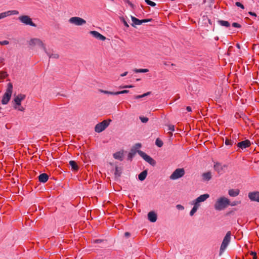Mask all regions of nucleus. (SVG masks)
I'll return each mask as SVG.
<instances>
[{
	"instance_id": "1",
	"label": "nucleus",
	"mask_w": 259,
	"mask_h": 259,
	"mask_svg": "<svg viewBox=\"0 0 259 259\" xmlns=\"http://www.w3.org/2000/svg\"><path fill=\"white\" fill-rule=\"evenodd\" d=\"M209 197V195L208 194H204L193 200L191 202V204L193 205V207L190 212V215L193 216L200 206L201 203L206 201Z\"/></svg>"
},
{
	"instance_id": "2",
	"label": "nucleus",
	"mask_w": 259,
	"mask_h": 259,
	"mask_svg": "<svg viewBox=\"0 0 259 259\" xmlns=\"http://www.w3.org/2000/svg\"><path fill=\"white\" fill-rule=\"evenodd\" d=\"M230 204V200L225 197H221L218 198L214 204V208L216 210L221 211L225 209Z\"/></svg>"
},
{
	"instance_id": "3",
	"label": "nucleus",
	"mask_w": 259,
	"mask_h": 259,
	"mask_svg": "<svg viewBox=\"0 0 259 259\" xmlns=\"http://www.w3.org/2000/svg\"><path fill=\"white\" fill-rule=\"evenodd\" d=\"M13 93V84L9 82L7 85L6 91L3 96L2 100V104L3 105L7 104L11 99Z\"/></svg>"
},
{
	"instance_id": "4",
	"label": "nucleus",
	"mask_w": 259,
	"mask_h": 259,
	"mask_svg": "<svg viewBox=\"0 0 259 259\" xmlns=\"http://www.w3.org/2000/svg\"><path fill=\"white\" fill-rule=\"evenodd\" d=\"M231 233L230 231H228L225 236L224 237L222 243L221 244L220 249V254H222L224 251L226 250L228 245L230 243L231 241Z\"/></svg>"
},
{
	"instance_id": "5",
	"label": "nucleus",
	"mask_w": 259,
	"mask_h": 259,
	"mask_svg": "<svg viewBox=\"0 0 259 259\" xmlns=\"http://www.w3.org/2000/svg\"><path fill=\"white\" fill-rule=\"evenodd\" d=\"M111 120H104L102 122L96 124L95 127V131L97 133H101L104 131L110 124Z\"/></svg>"
},
{
	"instance_id": "6",
	"label": "nucleus",
	"mask_w": 259,
	"mask_h": 259,
	"mask_svg": "<svg viewBox=\"0 0 259 259\" xmlns=\"http://www.w3.org/2000/svg\"><path fill=\"white\" fill-rule=\"evenodd\" d=\"M184 168H177L170 175V180H175L183 177L185 175Z\"/></svg>"
},
{
	"instance_id": "7",
	"label": "nucleus",
	"mask_w": 259,
	"mask_h": 259,
	"mask_svg": "<svg viewBox=\"0 0 259 259\" xmlns=\"http://www.w3.org/2000/svg\"><path fill=\"white\" fill-rule=\"evenodd\" d=\"M29 44L30 46H34L35 45H37V46L40 47L45 52H47V48L46 47L45 45L39 38L31 39L29 42Z\"/></svg>"
},
{
	"instance_id": "8",
	"label": "nucleus",
	"mask_w": 259,
	"mask_h": 259,
	"mask_svg": "<svg viewBox=\"0 0 259 259\" xmlns=\"http://www.w3.org/2000/svg\"><path fill=\"white\" fill-rule=\"evenodd\" d=\"M138 154L147 162L152 166H154L156 164L155 161L147 154L141 150H138Z\"/></svg>"
},
{
	"instance_id": "9",
	"label": "nucleus",
	"mask_w": 259,
	"mask_h": 259,
	"mask_svg": "<svg viewBox=\"0 0 259 259\" xmlns=\"http://www.w3.org/2000/svg\"><path fill=\"white\" fill-rule=\"evenodd\" d=\"M19 19L22 23L26 25H29L34 27L36 26V25L32 22L31 19L28 16L24 15L20 16L19 17Z\"/></svg>"
},
{
	"instance_id": "10",
	"label": "nucleus",
	"mask_w": 259,
	"mask_h": 259,
	"mask_svg": "<svg viewBox=\"0 0 259 259\" xmlns=\"http://www.w3.org/2000/svg\"><path fill=\"white\" fill-rule=\"evenodd\" d=\"M18 14L19 12L17 10H10L7 12H3L0 13V19H4L9 16L18 15Z\"/></svg>"
},
{
	"instance_id": "11",
	"label": "nucleus",
	"mask_w": 259,
	"mask_h": 259,
	"mask_svg": "<svg viewBox=\"0 0 259 259\" xmlns=\"http://www.w3.org/2000/svg\"><path fill=\"white\" fill-rule=\"evenodd\" d=\"M248 198L251 201L259 202V192L254 191L249 193Z\"/></svg>"
},
{
	"instance_id": "12",
	"label": "nucleus",
	"mask_w": 259,
	"mask_h": 259,
	"mask_svg": "<svg viewBox=\"0 0 259 259\" xmlns=\"http://www.w3.org/2000/svg\"><path fill=\"white\" fill-rule=\"evenodd\" d=\"M251 145V142L248 140H246L244 141H243L242 142H239L237 144V146L239 148H241V149H245L246 148L249 147Z\"/></svg>"
},
{
	"instance_id": "13",
	"label": "nucleus",
	"mask_w": 259,
	"mask_h": 259,
	"mask_svg": "<svg viewBox=\"0 0 259 259\" xmlns=\"http://www.w3.org/2000/svg\"><path fill=\"white\" fill-rule=\"evenodd\" d=\"M26 96L23 94H19L14 98V101L17 106H20L21 105V101L24 100Z\"/></svg>"
},
{
	"instance_id": "14",
	"label": "nucleus",
	"mask_w": 259,
	"mask_h": 259,
	"mask_svg": "<svg viewBox=\"0 0 259 259\" xmlns=\"http://www.w3.org/2000/svg\"><path fill=\"white\" fill-rule=\"evenodd\" d=\"M226 167L225 165H222L220 163H215L214 164V169L218 173L222 174L224 172V168Z\"/></svg>"
},
{
	"instance_id": "15",
	"label": "nucleus",
	"mask_w": 259,
	"mask_h": 259,
	"mask_svg": "<svg viewBox=\"0 0 259 259\" xmlns=\"http://www.w3.org/2000/svg\"><path fill=\"white\" fill-rule=\"evenodd\" d=\"M69 22L72 24L80 26L81 25V18L77 17H73L69 19Z\"/></svg>"
},
{
	"instance_id": "16",
	"label": "nucleus",
	"mask_w": 259,
	"mask_h": 259,
	"mask_svg": "<svg viewBox=\"0 0 259 259\" xmlns=\"http://www.w3.org/2000/svg\"><path fill=\"white\" fill-rule=\"evenodd\" d=\"M90 33L96 38L101 40H105L106 39V37L96 31H91Z\"/></svg>"
},
{
	"instance_id": "17",
	"label": "nucleus",
	"mask_w": 259,
	"mask_h": 259,
	"mask_svg": "<svg viewBox=\"0 0 259 259\" xmlns=\"http://www.w3.org/2000/svg\"><path fill=\"white\" fill-rule=\"evenodd\" d=\"M69 164L71 167V170L74 172H76L79 170V167L77 162L74 160H70Z\"/></svg>"
},
{
	"instance_id": "18",
	"label": "nucleus",
	"mask_w": 259,
	"mask_h": 259,
	"mask_svg": "<svg viewBox=\"0 0 259 259\" xmlns=\"http://www.w3.org/2000/svg\"><path fill=\"white\" fill-rule=\"evenodd\" d=\"M148 219L151 222H155L157 220V215L154 212L150 211L148 214Z\"/></svg>"
},
{
	"instance_id": "19",
	"label": "nucleus",
	"mask_w": 259,
	"mask_h": 259,
	"mask_svg": "<svg viewBox=\"0 0 259 259\" xmlns=\"http://www.w3.org/2000/svg\"><path fill=\"white\" fill-rule=\"evenodd\" d=\"M113 157L116 159L122 161L123 158V151H120L115 153L113 154Z\"/></svg>"
},
{
	"instance_id": "20",
	"label": "nucleus",
	"mask_w": 259,
	"mask_h": 259,
	"mask_svg": "<svg viewBox=\"0 0 259 259\" xmlns=\"http://www.w3.org/2000/svg\"><path fill=\"white\" fill-rule=\"evenodd\" d=\"M49 179L48 175L46 173L40 174L38 176V180L40 182L46 183Z\"/></svg>"
},
{
	"instance_id": "21",
	"label": "nucleus",
	"mask_w": 259,
	"mask_h": 259,
	"mask_svg": "<svg viewBox=\"0 0 259 259\" xmlns=\"http://www.w3.org/2000/svg\"><path fill=\"white\" fill-rule=\"evenodd\" d=\"M240 193V191L238 189H230L228 191V194L231 197H236L239 195Z\"/></svg>"
},
{
	"instance_id": "22",
	"label": "nucleus",
	"mask_w": 259,
	"mask_h": 259,
	"mask_svg": "<svg viewBox=\"0 0 259 259\" xmlns=\"http://www.w3.org/2000/svg\"><path fill=\"white\" fill-rule=\"evenodd\" d=\"M147 176V170H145L141 172L138 176V179L140 181H144Z\"/></svg>"
},
{
	"instance_id": "23",
	"label": "nucleus",
	"mask_w": 259,
	"mask_h": 259,
	"mask_svg": "<svg viewBox=\"0 0 259 259\" xmlns=\"http://www.w3.org/2000/svg\"><path fill=\"white\" fill-rule=\"evenodd\" d=\"M131 19L133 23V24H132V26H134L135 25H140L142 24L141 20H139L134 16H131Z\"/></svg>"
},
{
	"instance_id": "24",
	"label": "nucleus",
	"mask_w": 259,
	"mask_h": 259,
	"mask_svg": "<svg viewBox=\"0 0 259 259\" xmlns=\"http://www.w3.org/2000/svg\"><path fill=\"white\" fill-rule=\"evenodd\" d=\"M203 179L205 181H209L211 178V174L210 172L208 171L207 172H205L202 175Z\"/></svg>"
},
{
	"instance_id": "25",
	"label": "nucleus",
	"mask_w": 259,
	"mask_h": 259,
	"mask_svg": "<svg viewBox=\"0 0 259 259\" xmlns=\"http://www.w3.org/2000/svg\"><path fill=\"white\" fill-rule=\"evenodd\" d=\"M151 94V92H147L146 93H145L143 95H136L134 97V99H141V98H142L143 97H145L146 96H147Z\"/></svg>"
},
{
	"instance_id": "26",
	"label": "nucleus",
	"mask_w": 259,
	"mask_h": 259,
	"mask_svg": "<svg viewBox=\"0 0 259 259\" xmlns=\"http://www.w3.org/2000/svg\"><path fill=\"white\" fill-rule=\"evenodd\" d=\"M219 23L221 25L225 26L227 27H228L230 26V23H229V22H228L227 21L220 20V21H219Z\"/></svg>"
},
{
	"instance_id": "27",
	"label": "nucleus",
	"mask_w": 259,
	"mask_h": 259,
	"mask_svg": "<svg viewBox=\"0 0 259 259\" xmlns=\"http://www.w3.org/2000/svg\"><path fill=\"white\" fill-rule=\"evenodd\" d=\"M134 71L136 73H146L149 71L147 69H135Z\"/></svg>"
},
{
	"instance_id": "28",
	"label": "nucleus",
	"mask_w": 259,
	"mask_h": 259,
	"mask_svg": "<svg viewBox=\"0 0 259 259\" xmlns=\"http://www.w3.org/2000/svg\"><path fill=\"white\" fill-rule=\"evenodd\" d=\"M99 92L101 93L105 94H109V95H116L115 92H113L104 91V90H103L101 89L99 90Z\"/></svg>"
},
{
	"instance_id": "29",
	"label": "nucleus",
	"mask_w": 259,
	"mask_h": 259,
	"mask_svg": "<svg viewBox=\"0 0 259 259\" xmlns=\"http://www.w3.org/2000/svg\"><path fill=\"white\" fill-rule=\"evenodd\" d=\"M46 53H47V54L48 55V56L50 58H52L57 59L59 58V55L57 54H50V53H48L47 52Z\"/></svg>"
},
{
	"instance_id": "30",
	"label": "nucleus",
	"mask_w": 259,
	"mask_h": 259,
	"mask_svg": "<svg viewBox=\"0 0 259 259\" xmlns=\"http://www.w3.org/2000/svg\"><path fill=\"white\" fill-rule=\"evenodd\" d=\"M8 76V74L6 72L1 71L0 72V77L2 79H5Z\"/></svg>"
},
{
	"instance_id": "31",
	"label": "nucleus",
	"mask_w": 259,
	"mask_h": 259,
	"mask_svg": "<svg viewBox=\"0 0 259 259\" xmlns=\"http://www.w3.org/2000/svg\"><path fill=\"white\" fill-rule=\"evenodd\" d=\"M155 144L158 147H161L163 145V142L161 140H159V139H157L155 141Z\"/></svg>"
},
{
	"instance_id": "32",
	"label": "nucleus",
	"mask_w": 259,
	"mask_h": 259,
	"mask_svg": "<svg viewBox=\"0 0 259 259\" xmlns=\"http://www.w3.org/2000/svg\"><path fill=\"white\" fill-rule=\"evenodd\" d=\"M145 2L147 5L151 7H154L156 6V4L154 2H153L150 0H145Z\"/></svg>"
},
{
	"instance_id": "33",
	"label": "nucleus",
	"mask_w": 259,
	"mask_h": 259,
	"mask_svg": "<svg viewBox=\"0 0 259 259\" xmlns=\"http://www.w3.org/2000/svg\"><path fill=\"white\" fill-rule=\"evenodd\" d=\"M129 92L128 90H123L121 91L116 92H115L116 95H118L119 94H127Z\"/></svg>"
},
{
	"instance_id": "34",
	"label": "nucleus",
	"mask_w": 259,
	"mask_h": 259,
	"mask_svg": "<svg viewBox=\"0 0 259 259\" xmlns=\"http://www.w3.org/2000/svg\"><path fill=\"white\" fill-rule=\"evenodd\" d=\"M140 119L142 122L143 123H146L148 121V118L146 117H140Z\"/></svg>"
},
{
	"instance_id": "35",
	"label": "nucleus",
	"mask_w": 259,
	"mask_h": 259,
	"mask_svg": "<svg viewBox=\"0 0 259 259\" xmlns=\"http://www.w3.org/2000/svg\"><path fill=\"white\" fill-rule=\"evenodd\" d=\"M232 141L231 140L229 139H226L225 140V144L226 145H232Z\"/></svg>"
},
{
	"instance_id": "36",
	"label": "nucleus",
	"mask_w": 259,
	"mask_h": 259,
	"mask_svg": "<svg viewBox=\"0 0 259 259\" xmlns=\"http://www.w3.org/2000/svg\"><path fill=\"white\" fill-rule=\"evenodd\" d=\"M235 5H236V6L240 7L242 9H244V6L241 3H240V2H236L235 3Z\"/></svg>"
},
{
	"instance_id": "37",
	"label": "nucleus",
	"mask_w": 259,
	"mask_h": 259,
	"mask_svg": "<svg viewBox=\"0 0 259 259\" xmlns=\"http://www.w3.org/2000/svg\"><path fill=\"white\" fill-rule=\"evenodd\" d=\"M176 208L179 209V210H183L184 209V207L181 205V204H177L176 205Z\"/></svg>"
},
{
	"instance_id": "38",
	"label": "nucleus",
	"mask_w": 259,
	"mask_h": 259,
	"mask_svg": "<svg viewBox=\"0 0 259 259\" xmlns=\"http://www.w3.org/2000/svg\"><path fill=\"white\" fill-rule=\"evenodd\" d=\"M14 107L15 109H18V110L21 111H23L24 110V108L22 106H21V105L18 107H17V106H15Z\"/></svg>"
},
{
	"instance_id": "39",
	"label": "nucleus",
	"mask_w": 259,
	"mask_h": 259,
	"mask_svg": "<svg viewBox=\"0 0 259 259\" xmlns=\"http://www.w3.org/2000/svg\"><path fill=\"white\" fill-rule=\"evenodd\" d=\"M232 26H233L234 27H236V28L241 27V25L239 24L236 23V22H234L232 24Z\"/></svg>"
},
{
	"instance_id": "40",
	"label": "nucleus",
	"mask_w": 259,
	"mask_h": 259,
	"mask_svg": "<svg viewBox=\"0 0 259 259\" xmlns=\"http://www.w3.org/2000/svg\"><path fill=\"white\" fill-rule=\"evenodd\" d=\"M168 130L170 131H175V126L174 125H169L168 126Z\"/></svg>"
},
{
	"instance_id": "41",
	"label": "nucleus",
	"mask_w": 259,
	"mask_h": 259,
	"mask_svg": "<svg viewBox=\"0 0 259 259\" xmlns=\"http://www.w3.org/2000/svg\"><path fill=\"white\" fill-rule=\"evenodd\" d=\"M152 21V19H143L141 20V22H142V23L150 22Z\"/></svg>"
},
{
	"instance_id": "42",
	"label": "nucleus",
	"mask_w": 259,
	"mask_h": 259,
	"mask_svg": "<svg viewBox=\"0 0 259 259\" xmlns=\"http://www.w3.org/2000/svg\"><path fill=\"white\" fill-rule=\"evenodd\" d=\"M141 147V144L140 143H137L135 145V148L138 149Z\"/></svg>"
},
{
	"instance_id": "43",
	"label": "nucleus",
	"mask_w": 259,
	"mask_h": 259,
	"mask_svg": "<svg viewBox=\"0 0 259 259\" xmlns=\"http://www.w3.org/2000/svg\"><path fill=\"white\" fill-rule=\"evenodd\" d=\"M240 201H237V202H233L232 203H231V204L230 203L229 205H231V206H235L238 204H240Z\"/></svg>"
},
{
	"instance_id": "44",
	"label": "nucleus",
	"mask_w": 259,
	"mask_h": 259,
	"mask_svg": "<svg viewBox=\"0 0 259 259\" xmlns=\"http://www.w3.org/2000/svg\"><path fill=\"white\" fill-rule=\"evenodd\" d=\"M251 255H252L253 259H257V255L255 252H251Z\"/></svg>"
},
{
	"instance_id": "45",
	"label": "nucleus",
	"mask_w": 259,
	"mask_h": 259,
	"mask_svg": "<svg viewBox=\"0 0 259 259\" xmlns=\"http://www.w3.org/2000/svg\"><path fill=\"white\" fill-rule=\"evenodd\" d=\"M9 44V41L8 40H4L2 41L1 45H7Z\"/></svg>"
},
{
	"instance_id": "46",
	"label": "nucleus",
	"mask_w": 259,
	"mask_h": 259,
	"mask_svg": "<svg viewBox=\"0 0 259 259\" xmlns=\"http://www.w3.org/2000/svg\"><path fill=\"white\" fill-rule=\"evenodd\" d=\"M124 2L125 3H127L130 6H133V4H132V3L129 0H124Z\"/></svg>"
},
{
	"instance_id": "47",
	"label": "nucleus",
	"mask_w": 259,
	"mask_h": 259,
	"mask_svg": "<svg viewBox=\"0 0 259 259\" xmlns=\"http://www.w3.org/2000/svg\"><path fill=\"white\" fill-rule=\"evenodd\" d=\"M249 14L250 15H251V16H255V17L256 16V14L255 13H254V12H249Z\"/></svg>"
},
{
	"instance_id": "48",
	"label": "nucleus",
	"mask_w": 259,
	"mask_h": 259,
	"mask_svg": "<svg viewBox=\"0 0 259 259\" xmlns=\"http://www.w3.org/2000/svg\"><path fill=\"white\" fill-rule=\"evenodd\" d=\"M133 154L132 153H130L128 155V158L131 159L133 157Z\"/></svg>"
},
{
	"instance_id": "49",
	"label": "nucleus",
	"mask_w": 259,
	"mask_h": 259,
	"mask_svg": "<svg viewBox=\"0 0 259 259\" xmlns=\"http://www.w3.org/2000/svg\"><path fill=\"white\" fill-rule=\"evenodd\" d=\"M186 109L188 112H191L192 111L191 107L190 106H187Z\"/></svg>"
},
{
	"instance_id": "50",
	"label": "nucleus",
	"mask_w": 259,
	"mask_h": 259,
	"mask_svg": "<svg viewBox=\"0 0 259 259\" xmlns=\"http://www.w3.org/2000/svg\"><path fill=\"white\" fill-rule=\"evenodd\" d=\"M127 74V72H125L120 75L121 76L123 77Z\"/></svg>"
},
{
	"instance_id": "51",
	"label": "nucleus",
	"mask_w": 259,
	"mask_h": 259,
	"mask_svg": "<svg viewBox=\"0 0 259 259\" xmlns=\"http://www.w3.org/2000/svg\"><path fill=\"white\" fill-rule=\"evenodd\" d=\"M124 235H125L126 237H128V236H130V233H128V232H125V234H124Z\"/></svg>"
},
{
	"instance_id": "52",
	"label": "nucleus",
	"mask_w": 259,
	"mask_h": 259,
	"mask_svg": "<svg viewBox=\"0 0 259 259\" xmlns=\"http://www.w3.org/2000/svg\"><path fill=\"white\" fill-rule=\"evenodd\" d=\"M133 86L132 85H125V86H124L123 88H132Z\"/></svg>"
},
{
	"instance_id": "53",
	"label": "nucleus",
	"mask_w": 259,
	"mask_h": 259,
	"mask_svg": "<svg viewBox=\"0 0 259 259\" xmlns=\"http://www.w3.org/2000/svg\"><path fill=\"white\" fill-rule=\"evenodd\" d=\"M118 172V167H116V168H115V175H117Z\"/></svg>"
},
{
	"instance_id": "54",
	"label": "nucleus",
	"mask_w": 259,
	"mask_h": 259,
	"mask_svg": "<svg viewBox=\"0 0 259 259\" xmlns=\"http://www.w3.org/2000/svg\"><path fill=\"white\" fill-rule=\"evenodd\" d=\"M101 241V240H95V243H99V242H100Z\"/></svg>"
},
{
	"instance_id": "55",
	"label": "nucleus",
	"mask_w": 259,
	"mask_h": 259,
	"mask_svg": "<svg viewBox=\"0 0 259 259\" xmlns=\"http://www.w3.org/2000/svg\"><path fill=\"white\" fill-rule=\"evenodd\" d=\"M236 47L238 48V49H240V45L239 44H236Z\"/></svg>"
},
{
	"instance_id": "56",
	"label": "nucleus",
	"mask_w": 259,
	"mask_h": 259,
	"mask_svg": "<svg viewBox=\"0 0 259 259\" xmlns=\"http://www.w3.org/2000/svg\"><path fill=\"white\" fill-rule=\"evenodd\" d=\"M85 21L82 19V24H85Z\"/></svg>"
},
{
	"instance_id": "57",
	"label": "nucleus",
	"mask_w": 259,
	"mask_h": 259,
	"mask_svg": "<svg viewBox=\"0 0 259 259\" xmlns=\"http://www.w3.org/2000/svg\"><path fill=\"white\" fill-rule=\"evenodd\" d=\"M124 25L126 26H128V25L126 22H124Z\"/></svg>"
},
{
	"instance_id": "58",
	"label": "nucleus",
	"mask_w": 259,
	"mask_h": 259,
	"mask_svg": "<svg viewBox=\"0 0 259 259\" xmlns=\"http://www.w3.org/2000/svg\"><path fill=\"white\" fill-rule=\"evenodd\" d=\"M1 43H2V41H0V45H1Z\"/></svg>"
},
{
	"instance_id": "59",
	"label": "nucleus",
	"mask_w": 259,
	"mask_h": 259,
	"mask_svg": "<svg viewBox=\"0 0 259 259\" xmlns=\"http://www.w3.org/2000/svg\"><path fill=\"white\" fill-rule=\"evenodd\" d=\"M258 146H259V143H258Z\"/></svg>"
}]
</instances>
